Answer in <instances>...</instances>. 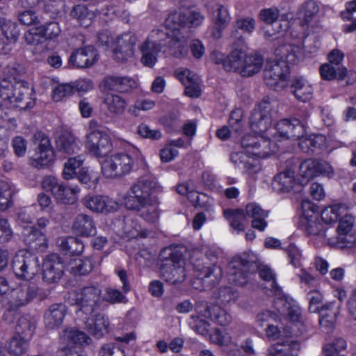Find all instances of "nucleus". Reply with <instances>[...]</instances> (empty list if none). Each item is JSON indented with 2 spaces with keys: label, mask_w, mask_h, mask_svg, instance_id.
<instances>
[{
  "label": "nucleus",
  "mask_w": 356,
  "mask_h": 356,
  "mask_svg": "<svg viewBox=\"0 0 356 356\" xmlns=\"http://www.w3.org/2000/svg\"><path fill=\"white\" fill-rule=\"evenodd\" d=\"M271 102L268 97H265L249 118L250 128L254 134H246V175L253 181L261 170V161L280 152V146L271 137Z\"/></svg>",
  "instance_id": "1"
},
{
  "label": "nucleus",
  "mask_w": 356,
  "mask_h": 356,
  "mask_svg": "<svg viewBox=\"0 0 356 356\" xmlns=\"http://www.w3.org/2000/svg\"><path fill=\"white\" fill-rule=\"evenodd\" d=\"M163 188L156 180L149 175L140 177L131 186L125 199L126 207L136 211L143 220L149 223L158 222L161 210L158 195Z\"/></svg>",
  "instance_id": "2"
},
{
  "label": "nucleus",
  "mask_w": 356,
  "mask_h": 356,
  "mask_svg": "<svg viewBox=\"0 0 356 356\" xmlns=\"http://www.w3.org/2000/svg\"><path fill=\"white\" fill-rule=\"evenodd\" d=\"M245 19L237 18L234 29L232 31L233 40V50L230 55L225 58L220 52L213 53L211 58L216 64L222 63L223 67L227 71H234L243 76L245 71V53L243 51L245 34Z\"/></svg>",
  "instance_id": "3"
},
{
  "label": "nucleus",
  "mask_w": 356,
  "mask_h": 356,
  "mask_svg": "<svg viewBox=\"0 0 356 356\" xmlns=\"http://www.w3.org/2000/svg\"><path fill=\"white\" fill-rule=\"evenodd\" d=\"M33 88L24 81L13 82L3 79L0 82V98L6 108H19L26 110L35 104Z\"/></svg>",
  "instance_id": "4"
},
{
  "label": "nucleus",
  "mask_w": 356,
  "mask_h": 356,
  "mask_svg": "<svg viewBox=\"0 0 356 356\" xmlns=\"http://www.w3.org/2000/svg\"><path fill=\"white\" fill-rule=\"evenodd\" d=\"M144 157L136 147L127 152L116 153L106 159L102 164L103 175L108 178H115L129 174L135 167L143 165Z\"/></svg>",
  "instance_id": "5"
},
{
  "label": "nucleus",
  "mask_w": 356,
  "mask_h": 356,
  "mask_svg": "<svg viewBox=\"0 0 356 356\" xmlns=\"http://www.w3.org/2000/svg\"><path fill=\"white\" fill-rule=\"evenodd\" d=\"M72 303L78 307V312L86 316L91 315L99 309L102 304V290L90 285L74 291L70 295Z\"/></svg>",
  "instance_id": "6"
},
{
  "label": "nucleus",
  "mask_w": 356,
  "mask_h": 356,
  "mask_svg": "<svg viewBox=\"0 0 356 356\" xmlns=\"http://www.w3.org/2000/svg\"><path fill=\"white\" fill-rule=\"evenodd\" d=\"M289 57V55H284L280 60L271 62L264 71L265 83L275 91H281L288 85L291 73Z\"/></svg>",
  "instance_id": "7"
},
{
  "label": "nucleus",
  "mask_w": 356,
  "mask_h": 356,
  "mask_svg": "<svg viewBox=\"0 0 356 356\" xmlns=\"http://www.w3.org/2000/svg\"><path fill=\"white\" fill-rule=\"evenodd\" d=\"M302 216L300 221V228L308 236H324L327 230L325 224L321 221L318 207L311 202L302 204Z\"/></svg>",
  "instance_id": "8"
},
{
  "label": "nucleus",
  "mask_w": 356,
  "mask_h": 356,
  "mask_svg": "<svg viewBox=\"0 0 356 356\" xmlns=\"http://www.w3.org/2000/svg\"><path fill=\"white\" fill-rule=\"evenodd\" d=\"M40 262L38 257L26 250H19L15 254L12 268L17 277L30 280L38 272Z\"/></svg>",
  "instance_id": "9"
},
{
  "label": "nucleus",
  "mask_w": 356,
  "mask_h": 356,
  "mask_svg": "<svg viewBox=\"0 0 356 356\" xmlns=\"http://www.w3.org/2000/svg\"><path fill=\"white\" fill-rule=\"evenodd\" d=\"M161 261L160 273L166 282L175 284L185 280V262L178 252H170L169 257Z\"/></svg>",
  "instance_id": "10"
},
{
  "label": "nucleus",
  "mask_w": 356,
  "mask_h": 356,
  "mask_svg": "<svg viewBox=\"0 0 356 356\" xmlns=\"http://www.w3.org/2000/svg\"><path fill=\"white\" fill-rule=\"evenodd\" d=\"M272 140L281 141L283 140H298L306 133V127L297 118L282 119L270 129Z\"/></svg>",
  "instance_id": "11"
},
{
  "label": "nucleus",
  "mask_w": 356,
  "mask_h": 356,
  "mask_svg": "<svg viewBox=\"0 0 356 356\" xmlns=\"http://www.w3.org/2000/svg\"><path fill=\"white\" fill-rule=\"evenodd\" d=\"M8 307L11 310H16L32 302L39 295V288L33 282H24L7 293Z\"/></svg>",
  "instance_id": "12"
},
{
  "label": "nucleus",
  "mask_w": 356,
  "mask_h": 356,
  "mask_svg": "<svg viewBox=\"0 0 356 356\" xmlns=\"http://www.w3.org/2000/svg\"><path fill=\"white\" fill-rule=\"evenodd\" d=\"M33 138L37 147L31 159V164L37 168L48 166L54 158V152L49 138L42 132H37Z\"/></svg>",
  "instance_id": "13"
},
{
  "label": "nucleus",
  "mask_w": 356,
  "mask_h": 356,
  "mask_svg": "<svg viewBox=\"0 0 356 356\" xmlns=\"http://www.w3.org/2000/svg\"><path fill=\"white\" fill-rule=\"evenodd\" d=\"M205 19L204 15L197 9H187L170 14L166 19L168 26L174 25L177 29L197 28Z\"/></svg>",
  "instance_id": "14"
},
{
  "label": "nucleus",
  "mask_w": 356,
  "mask_h": 356,
  "mask_svg": "<svg viewBox=\"0 0 356 356\" xmlns=\"http://www.w3.org/2000/svg\"><path fill=\"white\" fill-rule=\"evenodd\" d=\"M86 147L92 156L104 158L112 151V142L106 132H88Z\"/></svg>",
  "instance_id": "15"
},
{
  "label": "nucleus",
  "mask_w": 356,
  "mask_h": 356,
  "mask_svg": "<svg viewBox=\"0 0 356 356\" xmlns=\"http://www.w3.org/2000/svg\"><path fill=\"white\" fill-rule=\"evenodd\" d=\"M198 277L202 280L204 289H209L218 284L222 277V270L217 265L206 266V262L199 260L193 262Z\"/></svg>",
  "instance_id": "16"
},
{
  "label": "nucleus",
  "mask_w": 356,
  "mask_h": 356,
  "mask_svg": "<svg viewBox=\"0 0 356 356\" xmlns=\"http://www.w3.org/2000/svg\"><path fill=\"white\" fill-rule=\"evenodd\" d=\"M83 205L90 211L99 213H113L118 210L120 204L105 195H87L83 199Z\"/></svg>",
  "instance_id": "17"
},
{
  "label": "nucleus",
  "mask_w": 356,
  "mask_h": 356,
  "mask_svg": "<svg viewBox=\"0 0 356 356\" xmlns=\"http://www.w3.org/2000/svg\"><path fill=\"white\" fill-rule=\"evenodd\" d=\"M64 266L56 254L47 256L42 264V280L47 283L57 282L63 274Z\"/></svg>",
  "instance_id": "18"
},
{
  "label": "nucleus",
  "mask_w": 356,
  "mask_h": 356,
  "mask_svg": "<svg viewBox=\"0 0 356 356\" xmlns=\"http://www.w3.org/2000/svg\"><path fill=\"white\" fill-rule=\"evenodd\" d=\"M136 42V36L130 32L124 33L118 37L117 46L113 51L115 59L123 62L131 58L134 56Z\"/></svg>",
  "instance_id": "19"
},
{
  "label": "nucleus",
  "mask_w": 356,
  "mask_h": 356,
  "mask_svg": "<svg viewBox=\"0 0 356 356\" xmlns=\"http://www.w3.org/2000/svg\"><path fill=\"white\" fill-rule=\"evenodd\" d=\"M197 312L205 318H211L216 323L221 326L228 325L232 321L231 315L218 305H208L201 302L197 306Z\"/></svg>",
  "instance_id": "20"
},
{
  "label": "nucleus",
  "mask_w": 356,
  "mask_h": 356,
  "mask_svg": "<svg viewBox=\"0 0 356 356\" xmlns=\"http://www.w3.org/2000/svg\"><path fill=\"white\" fill-rule=\"evenodd\" d=\"M298 140L300 149L308 154H318L327 145L325 136L321 134L305 135V133Z\"/></svg>",
  "instance_id": "21"
},
{
  "label": "nucleus",
  "mask_w": 356,
  "mask_h": 356,
  "mask_svg": "<svg viewBox=\"0 0 356 356\" xmlns=\"http://www.w3.org/2000/svg\"><path fill=\"white\" fill-rule=\"evenodd\" d=\"M319 314V325L323 332L329 333L334 327L339 314V306L336 301L327 302L318 312Z\"/></svg>",
  "instance_id": "22"
},
{
  "label": "nucleus",
  "mask_w": 356,
  "mask_h": 356,
  "mask_svg": "<svg viewBox=\"0 0 356 356\" xmlns=\"http://www.w3.org/2000/svg\"><path fill=\"white\" fill-rule=\"evenodd\" d=\"M96 56L95 48L87 46L73 52L69 58V64L76 68L89 67L95 63Z\"/></svg>",
  "instance_id": "23"
},
{
  "label": "nucleus",
  "mask_w": 356,
  "mask_h": 356,
  "mask_svg": "<svg viewBox=\"0 0 356 356\" xmlns=\"http://www.w3.org/2000/svg\"><path fill=\"white\" fill-rule=\"evenodd\" d=\"M289 88L290 92L300 102H307L313 97V87L308 80L303 76L294 77Z\"/></svg>",
  "instance_id": "24"
},
{
  "label": "nucleus",
  "mask_w": 356,
  "mask_h": 356,
  "mask_svg": "<svg viewBox=\"0 0 356 356\" xmlns=\"http://www.w3.org/2000/svg\"><path fill=\"white\" fill-rule=\"evenodd\" d=\"M105 90L127 92L136 86L134 79L128 76H106L101 83Z\"/></svg>",
  "instance_id": "25"
},
{
  "label": "nucleus",
  "mask_w": 356,
  "mask_h": 356,
  "mask_svg": "<svg viewBox=\"0 0 356 356\" xmlns=\"http://www.w3.org/2000/svg\"><path fill=\"white\" fill-rule=\"evenodd\" d=\"M216 15L212 19L211 26V35L213 38L220 39L222 35L223 31L229 24L231 17L228 10L221 4L216 5Z\"/></svg>",
  "instance_id": "26"
},
{
  "label": "nucleus",
  "mask_w": 356,
  "mask_h": 356,
  "mask_svg": "<svg viewBox=\"0 0 356 356\" xmlns=\"http://www.w3.org/2000/svg\"><path fill=\"white\" fill-rule=\"evenodd\" d=\"M173 29L174 31L170 40L168 42V48L171 55L175 58H181L188 53V36L185 35L176 26H174Z\"/></svg>",
  "instance_id": "27"
},
{
  "label": "nucleus",
  "mask_w": 356,
  "mask_h": 356,
  "mask_svg": "<svg viewBox=\"0 0 356 356\" xmlns=\"http://www.w3.org/2000/svg\"><path fill=\"white\" fill-rule=\"evenodd\" d=\"M73 232L81 236L89 237L95 235L96 226L93 218L87 214H78L72 224Z\"/></svg>",
  "instance_id": "28"
},
{
  "label": "nucleus",
  "mask_w": 356,
  "mask_h": 356,
  "mask_svg": "<svg viewBox=\"0 0 356 356\" xmlns=\"http://www.w3.org/2000/svg\"><path fill=\"white\" fill-rule=\"evenodd\" d=\"M67 312V307L63 304H53L45 312L44 321L49 329L60 326L63 322Z\"/></svg>",
  "instance_id": "29"
},
{
  "label": "nucleus",
  "mask_w": 356,
  "mask_h": 356,
  "mask_svg": "<svg viewBox=\"0 0 356 356\" xmlns=\"http://www.w3.org/2000/svg\"><path fill=\"white\" fill-rule=\"evenodd\" d=\"M257 273L262 280L272 282L270 288L266 286H262L263 291L266 296H277L282 293V289L277 282L276 274L270 266L263 264Z\"/></svg>",
  "instance_id": "30"
},
{
  "label": "nucleus",
  "mask_w": 356,
  "mask_h": 356,
  "mask_svg": "<svg viewBox=\"0 0 356 356\" xmlns=\"http://www.w3.org/2000/svg\"><path fill=\"white\" fill-rule=\"evenodd\" d=\"M140 49L142 53L141 63L147 67H152L157 62L158 54L161 51V45L147 38L140 45Z\"/></svg>",
  "instance_id": "31"
},
{
  "label": "nucleus",
  "mask_w": 356,
  "mask_h": 356,
  "mask_svg": "<svg viewBox=\"0 0 356 356\" xmlns=\"http://www.w3.org/2000/svg\"><path fill=\"white\" fill-rule=\"evenodd\" d=\"M24 242L34 250H40L47 247L45 235L33 227H25L23 229Z\"/></svg>",
  "instance_id": "32"
},
{
  "label": "nucleus",
  "mask_w": 356,
  "mask_h": 356,
  "mask_svg": "<svg viewBox=\"0 0 356 356\" xmlns=\"http://www.w3.org/2000/svg\"><path fill=\"white\" fill-rule=\"evenodd\" d=\"M56 147L60 153L72 154L79 151L80 142L72 134L65 132L56 139Z\"/></svg>",
  "instance_id": "33"
},
{
  "label": "nucleus",
  "mask_w": 356,
  "mask_h": 356,
  "mask_svg": "<svg viewBox=\"0 0 356 356\" xmlns=\"http://www.w3.org/2000/svg\"><path fill=\"white\" fill-rule=\"evenodd\" d=\"M324 172V165L318 160H305L299 166V174L303 179L302 181L307 182Z\"/></svg>",
  "instance_id": "34"
},
{
  "label": "nucleus",
  "mask_w": 356,
  "mask_h": 356,
  "mask_svg": "<svg viewBox=\"0 0 356 356\" xmlns=\"http://www.w3.org/2000/svg\"><path fill=\"white\" fill-rule=\"evenodd\" d=\"M245 262L238 256L234 257L228 264V275L229 280L236 285L243 286L245 284Z\"/></svg>",
  "instance_id": "35"
},
{
  "label": "nucleus",
  "mask_w": 356,
  "mask_h": 356,
  "mask_svg": "<svg viewBox=\"0 0 356 356\" xmlns=\"http://www.w3.org/2000/svg\"><path fill=\"white\" fill-rule=\"evenodd\" d=\"M229 124L231 127L234 137L238 138L242 143L245 137V120L244 111L241 108H236L230 114L229 119ZM243 146V144H241Z\"/></svg>",
  "instance_id": "36"
},
{
  "label": "nucleus",
  "mask_w": 356,
  "mask_h": 356,
  "mask_svg": "<svg viewBox=\"0 0 356 356\" xmlns=\"http://www.w3.org/2000/svg\"><path fill=\"white\" fill-rule=\"evenodd\" d=\"M319 74L321 79L324 81H342L347 77L348 70L343 65L337 69L333 65L325 63L320 66Z\"/></svg>",
  "instance_id": "37"
},
{
  "label": "nucleus",
  "mask_w": 356,
  "mask_h": 356,
  "mask_svg": "<svg viewBox=\"0 0 356 356\" xmlns=\"http://www.w3.org/2000/svg\"><path fill=\"white\" fill-rule=\"evenodd\" d=\"M118 232L127 238H135L138 235L140 226L130 216L120 217L115 220Z\"/></svg>",
  "instance_id": "38"
},
{
  "label": "nucleus",
  "mask_w": 356,
  "mask_h": 356,
  "mask_svg": "<svg viewBox=\"0 0 356 356\" xmlns=\"http://www.w3.org/2000/svg\"><path fill=\"white\" fill-rule=\"evenodd\" d=\"M223 215L237 233L245 229V211L243 209H227L224 210Z\"/></svg>",
  "instance_id": "39"
},
{
  "label": "nucleus",
  "mask_w": 356,
  "mask_h": 356,
  "mask_svg": "<svg viewBox=\"0 0 356 356\" xmlns=\"http://www.w3.org/2000/svg\"><path fill=\"white\" fill-rule=\"evenodd\" d=\"M274 180L277 185V189L282 193H289L293 190L297 181L294 177V172L287 169L277 174Z\"/></svg>",
  "instance_id": "40"
},
{
  "label": "nucleus",
  "mask_w": 356,
  "mask_h": 356,
  "mask_svg": "<svg viewBox=\"0 0 356 356\" xmlns=\"http://www.w3.org/2000/svg\"><path fill=\"white\" fill-rule=\"evenodd\" d=\"M104 104L109 113L115 115H122L126 110L127 103L121 96L107 94L104 99Z\"/></svg>",
  "instance_id": "41"
},
{
  "label": "nucleus",
  "mask_w": 356,
  "mask_h": 356,
  "mask_svg": "<svg viewBox=\"0 0 356 356\" xmlns=\"http://www.w3.org/2000/svg\"><path fill=\"white\" fill-rule=\"evenodd\" d=\"M79 192L80 188L76 186L70 187L60 183L56 188L54 197L64 204H71L76 201L77 195Z\"/></svg>",
  "instance_id": "42"
},
{
  "label": "nucleus",
  "mask_w": 356,
  "mask_h": 356,
  "mask_svg": "<svg viewBox=\"0 0 356 356\" xmlns=\"http://www.w3.org/2000/svg\"><path fill=\"white\" fill-rule=\"evenodd\" d=\"M35 329V323L28 316H21L15 326V334L26 339L31 340Z\"/></svg>",
  "instance_id": "43"
},
{
  "label": "nucleus",
  "mask_w": 356,
  "mask_h": 356,
  "mask_svg": "<svg viewBox=\"0 0 356 356\" xmlns=\"http://www.w3.org/2000/svg\"><path fill=\"white\" fill-rule=\"evenodd\" d=\"M60 339L63 343H67V346H71L74 344H88L90 341V337L85 332L74 328L65 329L61 335Z\"/></svg>",
  "instance_id": "44"
},
{
  "label": "nucleus",
  "mask_w": 356,
  "mask_h": 356,
  "mask_svg": "<svg viewBox=\"0 0 356 356\" xmlns=\"http://www.w3.org/2000/svg\"><path fill=\"white\" fill-rule=\"evenodd\" d=\"M108 318L102 314H96L92 323L87 322L88 332L97 338H100L108 332Z\"/></svg>",
  "instance_id": "45"
},
{
  "label": "nucleus",
  "mask_w": 356,
  "mask_h": 356,
  "mask_svg": "<svg viewBox=\"0 0 356 356\" xmlns=\"http://www.w3.org/2000/svg\"><path fill=\"white\" fill-rule=\"evenodd\" d=\"M14 193L15 187L11 183L0 181V211H3L12 206V197Z\"/></svg>",
  "instance_id": "46"
},
{
  "label": "nucleus",
  "mask_w": 356,
  "mask_h": 356,
  "mask_svg": "<svg viewBox=\"0 0 356 356\" xmlns=\"http://www.w3.org/2000/svg\"><path fill=\"white\" fill-rule=\"evenodd\" d=\"M60 247L65 254L72 255H79L84 250L83 242L79 238L74 236L62 238Z\"/></svg>",
  "instance_id": "47"
},
{
  "label": "nucleus",
  "mask_w": 356,
  "mask_h": 356,
  "mask_svg": "<svg viewBox=\"0 0 356 356\" xmlns=\"http://www.w3.org/2000/svg\"><path fill=\"white\" fill-rule=\"evenodd\" d=\"M70 271L74 275H86L93 268L92 261L89 258L75 259L69 264Z\"/></svg>",
  "instance_id": "48"
},
{
  "label": "nucleus",
  "mask_w": 356,
  "mask_h": 356,
  "mask_svg": "<svg viewBox=\"0 0 356 356\" xmlns=\"http://www.w3.org/2000/svg\"><path fill=\"white\" fill-rule=\"evenodd\" d=\"M318 11L319 7L317 3L314 0H308L302 3L298 14L299 18L304 22V24L308 25Z\"/></svg>",
  "instance_id": "49"
},
{
  "label": "nucleus",
  "mask_w": 356,
  "mask_h": 356,
  "mask_svg": "<svg viewBox=\"0 0 356 356\" xmlns=\"http://www.w3.org/2000/svg\"><path fill=\"white\" fill-rule=\"evenodd\" d=\"M84 161L85 156L83 154L70 158L65 163L63 177L66 180L72 179L76 173V169L83 165Z\"/></svg>",
  "instance_id": "50"
},
{
  "label": "nucleus",
  "mask_w": 356,
  "mask_h": 356,
  "mask_svg": "<svg viewBox=\"0 0 356 356\" xmlns=\"http://www.w3.org/2000/svg\"><path fill=\"white\" fill-rule=\"evenodd\" d=\"M264 64V58L259 53L246 54V77L260 72Z\"/></svg>",
  "instance_id": "51"
},
{
  "label": "nucleus",
  "mask_w": 356,
  "mask_h": 356,
  "mask_svg": "<svg viewBox=\"0 0 356 356\" xmlns=\"http://www.w3.org/2000/svg\"><path fill=\"white\" fill-rule=\"evenodd\" d=\"M341 204H334L327 207L321 211L319 217L325 225L336 223L341 217Z\"/></svg>",
  "instance_id": "52"
},
{
  "label": "nucleus",
  "mask_w": 356,
  "mask_h": 356,
  "mask_svg": "<svg viewBox=\"0 0 356 356\" xmlns=\"http://www.w3.org/2000/svg\"><path fill=\"white\" fill-rule=\"evenodd\" d=\"M29 342V340L15 334L9 342L8 351L13 355H22L27 350Z\"/></svg>",
  "instance_id": "53"
},
{
  "label": "nucleus",
  "mask_w": 356,
  "mask_h": 356,
  "mask_svg": "<svg viewBox=\"0 0 356 356\" xmlns=\"http://www.w3.org/2000/svg\"><path fill=\"white\" fill-rule=\"evenodd\" d=\"M238 297V293L231 287H221L215 293L217 304L225 305L236 302Z\"/></svg>",
  "instance_id": "54"
},
{
  "label": "nucleus",
  "mask_w": 356,
  "mask_h": 356,
  "mask_svg": "<svg viewBox=\"0 0 356 356\" xmlns=\"http://www.w3.org/2000/svg\"><path fill=\"white\" fill-rule=\"evenodd\" d=\"M287 256L289 264L292 265L295 268L301 266L302 253L300 249L294 243H290L286 247L281 248Z\"/></svg>",
  "instance_id": "55"
},
{
  "label": "nucleus",
  "mask_w": 356,
  "mask_h": 356,
  "mask_svg": "<svg viewBox=\"0 0 356 356\" xmlns=\"http://www.w3.org/2000/svg\"><path fill=\"white\" fill-rule=\"evenodd\" d=\"M72 17L76 19L80 22L81 25L88 26L93 14L90 13L84 5H76L73 7L70 13Z\"/></svg>",
  "instance_id": "56"
},
{
  "label": "nucleus",
  "mask_w": 356,
  "mask_h": 356,
  "mask_svg": "<svg viewBox=\"0 0 356 356\" xmlns=\"http://www.w3.org/2000/svg\"><path fill=\"white\" fill-rule=\"evenodd\" d=\"M39 27L44 39L54 40L58 37L61 33V29L58 23L56 22H50Z\"/></svg>",
  "instance_id": "57"
},
{
  "label": "nucleus",
  "mask_w": 356,
  "mask_h": 356,
  "mask_svg": "<svg viewBox=\"0 0 356 356\" xmlns=\"http://www.w3.org/2000/svg\"><path fill=\"white\" fill-rule=\"evenodd\" d=\"M102 299V301L104 300L110 304L125 303L127 301L125 296L120 291L111 287H107L105 289Z\"/></svg>",
  "instance_id": "58"
},
{
  "label": "nucleus",
  "mask_w": 356,
  "mask_h": 356,
  "mask_svg": "<svg viewBox=\"0 0 356 356\" xmlns=\"http://www.w3.org/2000/svg\"><path fill=\"white\" fill-rule=\"evenodd\" d=\"M309 300V311L311 313H318L324 305L322 304L323 295L318 291H311L307 294Z\"/></svg>",
  "instance_id": "59"
},
{
  "label": "nucleus",
  "mask_w": 356,
  "mask_h": 356,
  "mask_svg": "<svg viewBox=\"0 0 356 356\" xmlns=\"http://www.w3.org/2000/svg\"><path fill=\"white\" fill-rule=\"evenodd\" d=\"M79 181L86 185L88 188L95 186L99 179L97 173L92 171H89L87 168H81L77 175Z\"/></svg>",
  "instance_id": "60"
},
{
  "label": "nucleus",
  "mask_w": 356,
  "mask_h": 356,
  "mask_svg": "<svg viewBox=\"0 0 356 356\" xmlns=\"http://www.w3.org/2000/svg\"><path fill=\"white\" fill-rule=\"evenodd\" d=\"M278 315L273 311L264 310L259 313L257 316V322L259 327H263L266 326V324H271L273 322H277Z\"/></svg>",
  "instance_id": "61"
},
{
  "label": "nucleus",
  "mask_w": 356,
  "mask_h": 356,
  "mask_svg": "<svg viewBox=\"0 0 356 356\" xmlns=\"http://www.w3.org/2000/svg\"><path fill=\"white\" fill-rule=\"evenodd\" d=\"M338 222L337 231L339 236H346L352 230L354 225V219L350 215L341 216Z\"/></svg>",
  "instance_id": "62"
},
{
  "label": "nucleus",
  "mask_w": 356,
  "mask_h": 356,
  "mask_svg": "<svg viewBox=\"0 0 356 356\" xmlns=\"http://www.w3.org/2000/svg\"><path fill=\"white\" fill-rule=\"evenodd\" d=\"M190 327L193 329L195 332L201 335H205L208 333L209 327L210 326L209 323L204 319L200 318V317H191L190 323Z\"/></svg>",
  "instance_id": "63"
},
{
  "label": "nucleus",
  "mask_w": 356,
  "mask_h": 356,
  "mask_svg": "<svg viewBox=\"0 0 356 356\" xmlns=\"http://www.w3.org/2000/svg\"><path fill=\"white\" fill-rule=\"evenodd\" d=\"M268 356H293L288 344L276 343L268 349Z\"/></svg>",
  "instance_id": "64"
}]
</instances>
